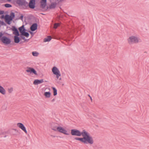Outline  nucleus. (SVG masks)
I'll use <instances>...</instances> for the list:
<instances>
[{
  "instance_id": "f257e3e1",
  "label": "nucleus",
  "mask_w": 149,
  "mask_h": 149,
  "mask_svg": "<svg viewBox=\"0 0 149 149\" xmlns=\"http://www.w3.org/2000/svg\"><path fill=\"white\" fill-rule=\"evenodd\" d=\"M82 136L83 137H75L74 139L75 140L80 141L84 144H89L90 145L93 144L94 141L92 137L86 130H85Z\"/></svg>"
},
{
  "instance_id": "f03ea898",
  "label": "nucleus",
  "mask_w": 149,
  "mask_h": 149,
  "mask_svg": "<svg viewBox=\"0 0 149 149\" xmlns=\"http://www.w3.org/2000/svg\"><path fill=\"white\" fill-rule=\"evenodd\" d=\"M85 130H83L81 132L80 130L77 129H72L70 130V133L72 136H80L81 135L82 136Z\"/></svg>"
},
{
  "instance_id": "7ed1b4c3",
  "label": "nucleus",
  "mask_w": 149,
  "mask_h": 149,
  "mask_svg": "<svg viewBox=\"0 0 149 149\" xmlns=\"http://www.w3.org/2000/svg\"><path fill=\"white\" fill-rule=\"evenodd\" d=\"M15 17V14L13 12H11L10 15L6 14V19L5 21L6 23L10 25L11 23V22Z\"/></svg>"
},
{
  "instance_id": "20e7f679",
  "label": "nucleus",
  "mask_w": 149,
  "mask_h": 149,
  "mask_svg": "<svg viewBox=\"0 0 149 149\" xmlns=\"http://www.w3.org/2000/svg\"><path fill=\"white\" fill-rule=\"evenodd\" d=\"M16 2L19 6H22L24 9H26L28 7V3L26 0H17Z\"/></svg>"
},
{
  "instance_id": "39448f33",
  "label": "nucleus",
  "mask_w": 149,
  "mask_h": 149,
  "mask_svg": "<svg viewBox=\"0 0 149 149\" xmlns=\"http://www.w3.org/2000/svg\"><path fill=\"white\" fill-rule=\"evenodd\" d=\"M130 44L137 43L139 42V40L137 37L134 36L130 37L127 40Z\"/></svg>"
},
{
  "instance_id": "423d86ee",
  "label": "nucleus",
  "mask_w": 149,
  "mask_h": 149,
  "mask_svg": "<svg viewBox=\"0 0 149 149\" xmlns=\"http://www.w3.org/2000/svg\"><path fill=\"white\" fill-rule=\"evenodd\" d=\"M2 42L5 45H8L10 44L11 40L9 38L3 36L1 39Z\"/></svg>"
},
{
  "instance_id": "0eeeda50",
  "label": "nucleus",
  "mask_w": 149,
  "mask_h": 149,
  "mask_svg": "<svg viewBox=\"0 0 149 149\" xmlns=\"http://www.w3.org/2000/svg\"><path fill=\"white\" fill-rule=\"evenodd\" d=\"M56 129L57 131L61 133H63L65 135H69L70 134L69 133L67 132V131L64 128L61 127H58Z\"/></svg>"
},
{
  "instance_id": "6e6552de",
  "label": "nucleus",
  "mask_w": 149,
  "mask_h": 149,
  "mask_svg": "<svg viewBox=\"0 0 149 149\" xmlns=\"http://www.w3.org/2000/svg\"><path fill=\"white\" fill-rule=\"evenodd\" d=\"M36 0H30L29 4L28 3V7L31 9H34L35 7Z\"/></svg>"
},
{
  "instance_id": "1a4fd4ad",
  "label": "nucleus",
  "mask_w": 149,
  "mask_h": 149,
  "mask_svg": "<svg viewBox=\"0 0 149 149\" xmlns=\"http://www.w3.org/2000/svg\"><path fill=\"white\" fill-rule=\"evenodd\" d=\"M11 29L13 31V34L15 35V36L20 35V34L19 33V31L15 26H12Z\"/></svg>"
},
{
  "instance_id": "9d476101",
  "label": "nucleus",
  "mask_w": 149,
  "mask_h": 149,
  "mask_svg": "<svg viewBox=\"0 0 149 149\" xmlns=\"http://www.w3.org/2000/svg\"><path fill=\"white\" fill-rule=\"evenodd\" d=\"M17 125V126L21 129L25 133H27V131L26 130V128L22 123H18Z\"/></svg>"
},
{
  "instance_id": "9b49d317",
  "label": "nucleus",
  "mask_w": 149,
  "mask_h": 149,
  "mask_svg": "<svg viewBox=\"0 0 149 149\" xmlns=\"http://www.w3.org/2000/svg\"><path fill=\"white\" fill-rule=\"evenodd\" d=\"M26 71L28 72H30V73H33L34 74H37L36 71L33 68L28 67Z\"/></svg>"
},
{
  "instance_id": "f8f14e48",
  "label": "nucleus",
  "mask_w": 149,
  "mask_h": 149,
  "mask_svg": "<svg viewBox=\"0 0 149 149\" xmlns=\"http://www.w3.org/2000/svg\"><path fill=\"white\" fill-rule=\"evenodd\" d=\"M52 71L54 74H60L59 71L56 67H54L52 68Z\"/></svg>"
},
{
  "instance_id": "ddd939ff",
  "label": "nucleus",
  "mask_w": 149,
  "mask_h": 149,
  "mask_svg": "<svg viewBox=\"0 0 149 149\" xmlns=\"http://www.w3.org/2000/svg\"><path fill=\"white\" fill-rule=\"evenodd\" d=\"M38 24L37 23L33 24L31 26L30 29L32 31H34L37 29Z\"/></svg>"
},
{
  "instance_id": "4468645a",
  "label": "nucleus",
  "mask_w": 149,
  "mask_h": 149,
  "mask_svg": "<svg viewBox=\"0 0 149 149\" xmlns=\"http://www.w3.org/2000/svg\"><path fill=\"white\" fill-rule=\"evenodd\" d=\"M43 81V79H42L40 80L38 79H35L33 82V84L35 85H37L42 83Z\"/></svg>"
},
{
  "instance_id": "2eb2a0df",
  "label": "nucleus",
  "mask_w": 149,
  "mask_h": 149,
  "mask_svg": "<svg viewBox=\"0 0 149 149\" xmlns=\"http://www.w3.org/2000/svg\"><path fill=\"white\" fill-rule=\"evenodd\" d=\"M18 29L19 32L20 33V34H21V35H22L23 33L26 31V30L24 27V25H23L19 27L18 28Z\"/></svg>"
},
{
  "instance_id": "dca6fc26",
  "label": "nucleus",
  "mask_w": 149,
  "mask_h": 149,
  "mask_svg": "<svg viewBox=\"0 0 149 149\" xmlns=\"http://www.w3.org/2000/svg\"><path fill=\"white\" fill-rule=\"evenodd\" d=\"M20 35H16L14 36V40L15 43H19L21 40V38L18 37Z\"/></svg>"
},
{
  "instance_id": "f3484780",
  "label": "nucleus",
  "mask_w": 149,
  "mask_h": 149,
  "mask_svg": "<svg viewBox=\"0 0 149 149\" xmlns=\"http://www.w3.org/2000/svg\"><path fill=\"white\" fill-rule=\"evenodd\" d=\"M58 125V124L56 123H52L51 127L52 129L55 131H57V130L56 129V128H57V127H58L57 126Z\"/></svg>"
},
{
  "instance_id": "a211bd4d",
  "label": "nucleus",
  "mask_w": 149,
  "mask_h": 149,
  "mask_svg": "<svg viewBox=\"0 0 149 149\" xmlns=\"http://www.w3.org/2000/svg\"><path fill=\"white\" fill-rule=\"evenodd\" d=\"M0 93L3 95L6 94V91L5 89L1 85H0Z\"/></svg>"
},
{
  "instance_id": "6ab92c4d",
  "label": "nucleus",
  "mask_w": 149,
  "mask_h": 149,
  "mask_svg": "<svg viewBox=\"0 0 149 149\" xmlns=\"http://www.w3.org/2000/svg\"><path fill=\"white\" fill-rule=\"evenodd\" d=\"M51 94V93L49 91L45 92L44 94V95L45 97L47 98L50 97Z\"/></svg>"
},
{
  "instance_id": "aec40b11",
  "label": "nucleus",
  "mask_w": 149,
  "mask_h": 149,
  "mask_svg": "<svg viewBox=\"0 0 149 149\" xmlns=\"http://www.w3.org/2000/svg\"><path fill=\"white\" fill-rule=\"evenodd\" d=\"M52 39V38L51 36H48L47 38H45L44 39V42H49Z\"/></svg>"
},
{
  "instance_id": "412c9836",
  "label": "nucleus",
  "mask_w": 149,
  "mask_h": 149,
  "mask_svg": "<svg viewBox=\"0 0 149 149\" xmlns=\"http://www.w3.org/2000/svg\"><path fill=\"white\" fill-rule=\"evenodd\" d=\"M52 88L53 91V95L54 96L56 95L57 94V89L55 87H52Z\"/></svg>"
},
{
  "instance_id": "4be33fe9",
  "label": "nucleus",
  "mask_w": 149,
  "mask_h": 149,
  "mask_svg": "<svg viewBox=\"0 0 149 149\" xmlns=\"http://www.w3.org/2000/svg\"><path fill=\"white\" fill-rule=\"evenodd\" d=\"M56 3H51L50 6L49 8L50 9L54 8L56 5Z\"/></svg>"
},
{
  "instance_id": "5701e85b",
  "label": "nucleus",
  "mask_w": 149,
  "mask_h": 149,
  "mask_svg": "<svg viewBox=\"0 0 149 149\" xmlns=\"http://www.w3.org/2000/svg\"><path fill=\"white\" fill-rule=\"evenodd\" d=\"M40 8H42L43 9H44L45 7V6L46 5V3L43 2L42 3V2H40Z\"/></svg>"
},
{
  "instance_id": "b1692460",
  "label": "nucleus",
  "mask_w": 149,
  "mask_h": 149,
  "mask_svg": "<svg viewBox=\"0 0 149 149\" xmlns=\"http://www.w3.org/2000/svg\"><path fill=\"white\" fill-rule=\"evenodd\" d=\"M22 36H25L26 37H28L29 35L28 33L26 32V31H25L22 35Z\"/></svg>"
},
{
  "instance_id": "393cba45",
  "label": "nucleus",
  "mask_w": 149,
  "mask_h": 149,
  "mask_svg": "<svg viewBox=\"0 0 149 149\" xmlns=\"http://www.w3.org/2000/svg\"><path fill=\"white\" fill-rule=\"evenodd\" d=\"M32 54L33 56H37L39 54V53L36 52H32Z\"/></svg>"
},
{
  "instance_id": "a878e982",
  "label": "nucleus",
  "mask_w": 149,
  "mask_h": 149,
  "mask_svg": "<svg viewBox=\"0 0 149 149\" xmlns=\"http://www.w3.org/2000/svg\"><path fill=\"white\" fill-rule=\"evenodd\" d=\"M60 24L58 23H55L54 24V28L56 29L58 26H59Z\"/></svg>"
},
{
  "instance_id": "bb28decb",
  "label": "nucleus",
  "mask_w": 149,
  "mask_h": 149,
  "mask_svg": "<svg viewBox=\"0 0 149 149\" xmlns=\"http://www.w3.org/2000/svg\"><path fill=\"white\" fill-rule=\"evenodd\" d=\"M4 6L6 7L7 8H10L12 6L11 4L8 3H6L4 4Z\"/></svg>"
},
{
  "instance_id": "cd10ccee",
  "label": "nucleus",
  "mask_w": 149,
  "mask_h": 149,
  "mask_svg": "<svg viewBox=\"0 0 149 149\" xmlns=\"http://www.w3.org/2000/svg\"><path fill=\"white\" fill-rule=\"evenodd\" d=\"M1 19H5H5H6V15L5 16L4 15H3V14H1Z\"/></svg>"
},
{
  "instance_id": "c85d7f7f",
  "label": "nucleus",
  "mask_w": 149,
  "mask_h": 149,
  "mask_svg": "<svg viewBox=\"0 0 149 149\" xmlns=\"http://www.w3.org/2000/svg\"><path fill=\"white\" fill-rule=\"evenodd\" d=\"M13 91V88H10L8 89V92L9 93H11Z\"/></svg>"
},
{
  "instance_id": "c756f323",
  "label": "nucleus",
  "mask_w": 149,
  "mask_h": 149,
  "mask_svg": "<svg viewBox=\"0 0 149 149\" xmlns=\"http://www.w3.org/2000/svg\"><path fill=\"white\" fill-rule=\"evenodd\" d=\"M20 37L23 40H24L25 41H26V40L25 39V37L24 36H22L21 35V34H20Z\"/></svg>"
},
{
  "instance_id": "7c9ffc66",
  "label": "nucleus",
  "mask_w": 149,
  "mask_h": 149,
  "mask_svg": "<svg viewBox=\"0 0 149 149\" xmlns=\"http://www.w3.org/2000/svg\"><path fill=\"white\" fill-rule=\"evenodd\" d=\"M0 23L2 25H6V24L3 21H0Z\"/></svg>"
},
{
  "instance_id": "2f4dec72",
  "label": "nucleus",
  "mask_w": 149,
  "mask_h": 149,
  "mask_svg": "<svg viewBox=\"0 0 149 149\" xmlns=\"http://www.w3.org/2000/svg\"><path fill=\"white\" fill-rule=\"evenodd\" d=\"M13 130L15 131V132H17V134H20V133L19 132L18 130H17L16 129H13Z\"/></svg>"
},
{
  "instance_id": "473e14b6",
  "label": "nucleus",
  "mask_w": 149,
  "mask_h": 149,
  "mask_svg": "<svg viewBox=\"0 0 149 149\" xmlns=\"http://www.w3.org/2000/svg\"><path fill=\"white\" fill-rule=\"evenodd\" d=\"M3 35V33L1 32H0V39H1L2 37H3L2 36Z\"/></svg>"
},
{
  "instance_id": "72a5a7b5",
  "label": "nucleus",
  "mask_w": 149,
  "mask_h": 149,
  "mask_svg": "<svg viewBox=\"0 0 149 149\" xmlns=\"http://www.w3.org/2000/svg\"><path fill=\"white\" fill-rule=\"evenodd\" d=\"M4 12V11L0 10V15L3 14Z\"/></svg>"
},
{
  "instance_id": "f704fd0d",
  "label": "nucleus",
  "mask_w": 149,
  "mask_h": 149,
  "mask_svg": "<svg viewBox=\"0 0 149 149\" xmlns=\"http://www.w3.org/2000/svg\"><path fill=\"white\" fill-rule=\"evenodd\" d=\"M41 1H40V2H42H42H44L45 3H47V0H41Z\"/></svg>"
},
{
  "instance_id": "c9c22d12",
  "label": "nucleus",
  "mask_w": 149,
  "mask_h": 149,
  "mask_svg": "<svg viewBox=\"0 0 149 149\" xmlns=\"http://www.w3.org/2000/svg\"><path fill=\"white\" fill-rule=\"evenodd\" d=\"M23 18V16L22 15L20 17H19V19L22 20Z\"/></svg>"
},
{
  "instance_id": "e433bc0d",
  "label": "nucleus",
  "mask_w": 149,
  "mask_h": 149,
  "mask_svg": "<svg viewBox=\"0 0 149 149\" xmlns=\"http://www.w3.org/2000/svg\"><path fill=\"white\" fill-rule=\"evenodd\" d=\"M56 75V77L57 79H58L59 78V77H60L61 76V75Z\"/></svg>"
},
{
  "instance_id": "4c0bfd02",
  "label": "nucleus",
  "mask_w": 149,
  "mask_h": 149,
  "mask_svg": "<svg viewBox=\"0 0 149 149\" xmlns=\"http://www.w3.org/2000/svg\"><path fill=\"white\" fill-rule=\"evenodd\" d=\"M29 32H30V33L32 35V36H33V35L34 34H33V33L32 32L29 31Z\"/></svg>"
},
{
  "instance_id": "58836bf2",
  "label": "nucleus",
  "mask_w": 149,
  "mask_h": 149,
  "mask_svg": "<svg viewBox=\"0 0 149 149\" xmlns=\"http://www.w3.org/2000/svg\"><path fill=\"white\" fill-rule=\"evenodd\" d=\"M96 147L97 149L101 148L102 147V146H96Z\"/></svg>"
},
{
  "instance_id": "ea45409f",
  "label": "nucleus",
  "mask_w": 149,
  "mask_h": 149,
  "mask_svg": "<svg viewBox=\"0 0 149 149\" xmlns=\"http://www.w3.org/2000/svg\"><path fill=\"white\" fill-rule=\"evenodd\" d=\"M55 99L54 98V99H53L51 101H52V102H53L54 101H55Z\"/></svg>"
},
{
  "instance_id": "a19ab883",
  "label": "nucleus",
  "mask_w": 149,
  "mask_h": 149,
  "mask_svg": "<svg viewBox=\"0 0 149 149\" xmlns=\"http://www.w3.org/2000/svg\"><path fill=\"white\" fill-rule=\"evenodd\" d=\"M59 80H61V77H60H60H59Z\"/></svg>"
},
{
  "instance_id": "79ce46f5",
  "label": "nucleus",
  "mask_w": 149,
  "mask_h": 149,
  "mask_svg": "<svg viewBox=\"0 0 149 149\" xmlns=\"http://www.w3.org/2000/svg\"><path fill=\"white\" fill-rule=\"evenodd\" d=\"M64 0H59V2H62Z\"/></svg>"
},
{
  "instance_id": "37998d69",
  "label": "nucleus",
  "mask_w": 149,
  "mask_h": 149,
  "mask_svg": "<svg viewBox=\"0 0 149 149\" xmlns=\"http://www.w3.org/2000/svg\"><path fill=\"white\" fill-rule=\"evenodd\" d=\"M52 136L53 137H55V136L52 135Z\"/></svg>"
},
{
  "instance_id": "c03bdc74",
  "label": "nucleus",
  "mask_w": 149,
  "mask_h": 149,
  "mask_svg": "<svg viewBox=\"0 0 149 149\" xmlns=\"http://www.w3.org/2000/svg\"><path fill=\"white\" fill-rule=\"evenodd\" d=\"M90 99H91V101H92V98L91 97H90Z\"/></svg>"
},
{
  "instance_id": "a18cd8bd",
  "label": "nucleus",
  "mask_w": 149,
  "mask_h": 149,
  "mask_svg": "<svg viewBox=\"0 0 149 149\" xmlns=\"http://www.w3.org/2000/svg\"><path fill=\"white\" fill-rule=\"evenodd\" d=\"M11 0H7L8 1H11Z\"/></svg>"
},
{
  "instance_id": "49530a36",
  "label": "nucleus",
  "mask_w": 149,
  "mask_h": 149,
  "mask_svg": "<svg viewBox=\"0 0 149 149\" xmlns=\"http://www.w3.org/2000/svg\"><path fill=\"white\" fill-rule=\"evenodd\" d=\"M88 96L90 97H91L89 95H88Z\"/></svg>"
},
{
  "instance_id": "de8ad7c7",
  "label": "nucleus",
  "mask_w": 149,
  "mask_h": 149,
  "mask_svg": "<svg viewBox=\"0 0 149 149\" xmlns=\"http://www.w3.org/2000/svg\"><path fill=\"white\" fill-rule=\"evenodd\" d=\"M88 96L90 97H91L89 95H88Z\"/></svg>"
}]
</instances>
